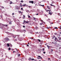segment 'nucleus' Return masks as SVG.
Listing matches in <instances>:
<instances>
[{"instance_id": "22", "label": "nucleus", "mask_w": 61, "mask_h": 61, "mask_svg": "<svg viewBox=\"0 0 61 61\" xmlns=\"http://www.w3.org/2000/svg\"><path fill=\"white\" fill-rule=\"evenodd\" d=\"M21 2H22V3H23V2H24V1H23V0H22L21 1Z\"/></svg>"}, {"instance_id": "4", "label": "nucleus", "mask_w": 61, "mask_h": 61, "mask_svg": "<svg viewBox=\"0 0 61 61\" xmlns=\"http://www.w3.org/2000/svg\"><path fill=\"white\" fill-rule=\"evenodd\" d=\"M38 57H40V58L41 59H42V57H41V56H38Z\"/></svg>"}, {"instance_id": "48", "label": "nucleus", "mask_w": 61, "mask_h": 61, "mask_svg": "<svg viewBox=\"0 0 61 61\" xmlns=\"http://www.w3.org/2000/svg\"><path fill=\"white\" fill-rule=\"evenodd\" d=\"M59 16H60V14H59Z\"/></svg>"}, {"instance_id": "54", "label": "nucleus", "mask_w": 61, "mask_h": 61, "mask_svg": "<svg viewBox=\"0 0 61 61\" xmlns=\"http://www.w3.org/2000/svg\"><path fill=\"white\" fill-rule=\"evenodd\" d=\"M36 33L37 34H38V33L37 32H36Z\"/></svg>"}, {"instance_id": "53", "label": "nucleus", "mask_w": 61, "mask_h": 61, "mask_svg": "<svg viewBox=\"0 0 61 61\" xmlns=\"http://www.w3.org/2000/svg\"><path fill=\"white\" fill-rule=\"evenodd\" d=\"M14 52H16L15 51H13V53H14Z\"/></svg>"}, {"instance_id": "36", "label": "nucleus", "mask_w": 61, "mask_h": 61, "mask_svg": "<svg viewBox=\"0 0 61 61\" xmlns=\"http://www.w3.org/2000/svg\"><path fill=\"white\" fill-rule=\"evenodd\" d=\"M42 24H43V23H40L41 25H42Z\"/></svg>"}, {"instance_id": "17", "label": "nucleus", "mask_w": 61, "mask_h": 61, "mask_svg": "<svg viewBox=\"0 0 61 61\" xmlns=\"http://www.w3.org/2000/svg\"><path fill=\"white\" fill-rule=\"evenodd\" d=\"M24 23H26V21L25 20H24Z\"/></svg>"}, {"instance_id": "57", "label": "nucleus", "mask_w": 61, "mask_h": 61, "mask_svg": "<svg viewBox=\"0 0 61 61\" xmlns=\"http://www.w3.org/2000/svg\"><path fill=\"white\" fill-rule=\"evenodd\" d=\"M44 9L45 10H46V9Z\"/></svg>"}, {"instance_id": "23", "label": "nucleus", "mask_w": 61, "mask_h": 61, "mask_svg": "<svg viewBox=\"0 0 61 61\" xmlns=\"http://www.w3.org/2000/svg\"><path fill=\"white\" fill-rule=\"evenodd\" d=\"M18 56H20V54H19V55H18Z\"/></svg>"}, {"instance_id": "24", "label": "nucleus", "mask_w": 61, "mask_h": 61, "mask_svg": "<svg viewBox=\"0 0 61 61\" xmlns=\"http://www.w3.org/2000/svg\"><path fill=\"white\" fill-rule=\"evenodd\" d=\"M51 52L52 53V52H53V49H51Z\"/></svg>"}, {"instance_id": "7", "label": "nucleus", "mask_w": 61, "mask_h": 61, "mask_svg": "<svg viewBox=\"0 0 61 61\" xmlns=\"http://www.w3.org/2000/svg\"><path fill=\"white\" fill-rule=\"evenodd\" d=\"M58 39L59 40H61V38H60V37H58Z\"/></svg>"}, {"instance_id": "1", "label": "nucleus", "mask_w": 61, "mask_h": 61, "mask_svg": "<svg viewBox=\"0 0 61 61\" xmlns=\"http://www.w3.org/2000/svg\"><path fill=\"white\" fill-rule=\"evenodd\" d=\"M58 39L56 37L54 39L55 41H56V42H57V41H58Z\"/></svg>"}, {"instance_id": "8", "label": "nucleus", "mask_w": 61, "mask_h": 61, "mask_svg": "<svg viewBox=\"0 0 61 61\" xmlns=\"http://www.w3.org/2000/svg\"><path fill=\"white\" fill-rule=\"evenodd\" d=\"M7 45L8 46V47H9V46H10V45H9V44H8V43L7 44Z\"/></svg>"}, {"instance_id": "51", "label": "nucleus", "mask_w": 61, "mask_h": 61, "mask_svg": "<svg viewBox=\"0 0 61 61\" xmlns=\"http://www.w3.org/2000/svg\"><path fill=\"white\" fill-rule=\"evenodd\" d=\"M61 47H60L59 48V49H61Z\"/></svg>"}, {"instance_id": "61", "label": "nucleus", "mask_w": 61, "mask_h": 61, "mask_svg": "<svg viewBox=\"0 0 61 61\" xmlns=\"http://www.w3.org/2000/svg\"><path fill=\"white\" fill-rule=\"evenodd\" d=\"M51 24H53V23L52 22V23H51Z\"/></svg>"}, {"instance_id": "46", "label": "nucleus", "mask_w": 61, "mask_h": 61, "mask_svg": "<svg viewBox=\"0 0 61 61\" xmlns=\"http://www.w3.org/2000/svg\"><path fill=\"white\" fill-rule=\"evenodd\" d=\"M5 25L6 26H8V25Z\"/></svg>"}, {"instance_id": "6", "label": "nucleus", "mask_w": 61, "mask_h": 61, "mask_svg": "<svg viewBox=\"0 0 61 61\" xmlns=\"http://www.w3.org/2000/svg\"><path fill=\"white\" fill-rule=\"evenodd\" d=\"M47 8H48V9H50V8L49 7V6H47Z\"/></svg>"}, {"instance_id": "3", "label": "nucleus", "mask_w": 61, "mask_h": 61, "mask_svg": "<svg viewBox=\"0 0 61 61\" xmlns=\"http://www.w3.org/2000/svg\"><path fill=\"white\" fill-rule=\"evenodd\" d=\"M8 39L7 38H6L4 39L5 40V41H7V40Z\"/></svg>"}, {"instance_id": "50", "label": "nucleus", "mask_w": 61, "mask_h": 61, "mask_svg": "<svg viewBox=\"0 0 61 61\" xmlns=\"http://www.w3.org/2000/svg\"><path fill=\"white\" fill-rule=\"evenodd\" d=\"M14 14H15L13 13H12V15H14Z\"/></svg>"}, {"instance_id": "44", "label": "nucleus", "mask_w": 61, "mask_h": 61, "mask_svg": "<svg viewBox=\"0 0 61 61\" xmlns=\"http://www.w3.org/2000/svg\"><path fill=\"white\" fill-rule=\"evenodd\" d=\"M46 11V12H47V10H45Z\"/></svg>"}, {"instance_id": "25", "label": "nucleus", "mask_w": 61, "mask_h": 61, "mask_svg": "<svg viewBox=\"0 0 61 61\" xmlns=\"http://www.w3.org/2000/svg\"><path fill=\"white\" fill-rule=\"evenodd\" d=\"M36 18H35L34 17L33 18V20H36Z\"/></svg>"}, {"instance_id": "18", "label": "nucleus", "mask_w": 61, "mask_h": 61, "mask_svg": "<svg viewBox=\"0 0 61 61\" xmlns=\"http://www.w3.org/2000/svg\"><path fill=\"white\" fill-rule=\"evenodd\" d=\"M38 40L39 41V42H40V41H41V40L39 39H38Z\"/></svg>"}, {"instance_id": "63", "label": "nucleus", "mask_w": 61, "mask_h": 61, "mask_svg": "<svg viewBox=\"0 0 61 61\" xmlns=\"http://www.w3.org/2000/svg\"><path fill=\"white\" fill-rule=\"evenodd\" d=\"M40 44H42V43H41H41H40Z\"/></svg>"}, {"instance_id": "62", "label": "nucleus", "mask_w": 61, "mask_h": 61, "mask_svg": "<svg viewBox=\"0 0 61 61\" xmlns=\"http://www.w3.org/2000/svg\"><path fill=\"white\" fill-rule=\"evenodd\" d=\"M60 34H61V32H60Z\"/></svg>"}, {"instance_id": "41", "label": "nucleus", "mask_w": 61, "mask_h": 61, "mask_svg": "<svg viewBox=\"0 0 61 61\" xmlns=\"http://www.w3.org/2000/svg\"><path fill=\"white\" fill-rule=\"evenodd\" d=\"M41 12H42V13H43L44 12L42 10H41Z\"/></svg>"}, {"instance_id": "10", "label": "nucleus", "mask_w": 61, "mask_h": 61, "mask_svg": "<svg viewBox=\"0 0 61 61\" xmlns=\"http://www.w3.org/2000/svg\"><path fill=\"white\" fill-rule=\"evenodd\" d=\"M31 58H29V59L28 60L30 61V60H31Z\"/></svg>"}, {"instance_id": "56", "label": "nucleus", "mask_w": 61, "mask_h": 61, "mask_svg": "<svg viewBox=\"0 0 61 61\" xmlns=\"http://www.w3.org/2000/svg\"><path fill=\"white\" fill-rule=\"evenodd\" d=\"M52 43H53V44H55V43H54L53 42H52Z\"/></svg>"}, {"instance_id": "21", "label": "nucleus", "mask_w": 61, "mask_h": 61, "mask_svg": "<svg viewBox=\"0 0 61 61\" xmlns=\"http://www.w3.org/2000/svg\"><path fill=\"white\" fill-rule=\"evenodd\" d=\"M29 23V21H26V23Z\"/></svg>"}, {"instance_id": "35", "label": "nucleus", "mask_w": 61, "mask_h": 61, "mask_svg": "<svg viewBox=\"0 0 61 61\" xmlns=\"http://www.w3.org/2000/svg\"><path fill=\"white\" fill-rule=\"evenodd\" d=\"M28 18H30V16H28Z\"/></svg>"}, {"instance_id": "47", "label": "nucleus", "mask_w": 61, "mask_h": 61, "mask_svg": "<svg viewBox=\"0 0 61 61\" xmlns=\"http://www.w3.org/2000/svg\"><path fill=\"white\" fill-rule=\"evenodd\" d=\"M27 46H29V45H28V44H27Z\"/></svg>"}, {"instance_id": "31", "label": "nucleus", "mask_w": 61, "mask_h": 61, "mask_svg": "<svg viewBox=\"0 0 61 61\" xmlns=\"http://www.w3.org/2000/svg\"><path fill=\"white\" fill-rule=\"evenodd\" d=\"M9 24H10V25H11V22H10Z\"/></svg>"}, {"instance_id": "64", "label": "nucleus", "mask_w": 61, "mask_h": 61, "mask_svg": "<svg viewBox=\"0 0 61 61\" xmlns=\"http://www.w3.org/2000/svg\"><path fill=\"white\" fill-rule=\"evenodd\" d=\"M41 6H42V5H41Z\"/></svg>"}, {"instance_id": "39", "label": "nucleus", "mask_w": 61, "mask_h": 61, "mask_svg": "<svg viewBox=\"0 0 61 61\" xmlns=\"http://www.w3.org/2000/svg\"><path fill=\"white\" fill-rule=\"evenodd\" d=\"M43 53H44V54H45V53H46V52H43Z\"/></svg>"}, {"instance_id": "49", "label": "nucleus", "mask_w": 61, "mask_h": 61, "mask_svg": "<svg viewBox=\"0 0 61 61\" xmlns=\"http://www.w3.org/2000/svg\"><path fill=\"white\" fill-rule=\"evenodd\" d=\"M46 28H47V29H49V27H47Z\"/></svg>"}, {"instance_id": "28", "label": "nucleus", "mask_w": 61, "mask_h": 61, "mask_svg": "<svg viewBox=\"0 0 61 61\" xmlns=\"http://www.w3.org/2000/svg\"><path fill=\"white\" fill-rule=\"evenodd\" d=\"M2 16H3V15H0V17L1 18H2V17H3Z\"/></svg>"}, {"instance_id": "60", "label": "nucleus", "mask_w": 61, "mask_h": 61, "mask_svg": "<svg viewBox=\"0 0 61 61\" xmlns=\"http://www.w3.org/2000/svg\"><path fill=\"white\" fill-rule=\"evenodd\" d=\"M50 58H48V59H50Z\"/></svg>"}, {"instance_id": "38", "label": "nucleus", "mask_w": 61, "mask_h": 61, "mask_svg": "<svg viewBox=\"0 0 61 61\" xmlns=\"http://www.w3.org/2000/svg\"><path fill=\"white\" fill-rule=\"evenodd\" d=\"M21 10H23V8H21Z\"/></svg>"}, {"instance_id": "52", "label": "nucleus", "mask_w": 61, "mask_h": 61, "mask_svg": "<svg viewBox=\"0 0 61 61\" xmlns=\"http://www.w3.org/2000/svg\"><path fill=\"white\" fill-rule=\"evenodd\" d=\"M42 6H43V7H44V5H42Z\"/></svg>"}, {"instance_id": "19", "label": "nucleus", "mask_w": 61, "mask_h": 61, "mask_svg": "<svg viewBox=\"0 0 61 61\" xmlns=\"http://www.w3.org/2000/svg\"><path fill=\"white\" fill-rule=\"evenodd\" d=\"M54 37H56L55 36H54L53 37L52 39H54Z\"/></svg>"}, {"instance_id": "27", "label": "nucleus", "mask_w": 61, "mask_h": 61, "mask_svg": "<svg viewBox=\"0 0 61 61\" xmlns=\"http://www.w3.org/2000/svg\"><path fill=\"white\" fill-rule=\"evenodd\" d=\"M58 41V42H61V41H60L58 40V41Z\"/></svg>"}, {"instance_id": "12", "label": "nucleus", "mask_w": 61, "mask_h": 61, "mask_svg": "<svg viewBox=\"0 0 61 61\" xmlns=\"http://www.w3.org/2000/svg\"><path fill=\"white\" fill-rule=\"evenodd\" d=\"M50 5L51 6H54V7L55 6L54 5H52V4H51Z\"/></svg>"}, {"instance_id": "43", "label": "nucleus", "mask_w": 61, "mask_h": 61, "mask_svg": "<svg viewBox=\"0 0 61 61\" xmlns=\"http://www.w3.org/2000/svg\"><path fill=\"white\" fill-rule=\"evenodd\" d=\"M28 7L29 8H30V6H28Z\"/></svg>"}, {"instance_id": "45", "label": "nucleus", "mask_w": 61, "mask_h": 61, "mask_svg": "<svg viewBox=\"0 0 61 61\" xmlns=\"http://www.w3.org/2000/svg\"><path fill=\"white\" fill-rule=\"evenodd\" d=\"M38 15V13H37V14H36V15Z\"/></svg>"}, {"instance_id": "14", "label": "nucleus", "mask_w": 61, "mask_h": 61, "mask_svg": "<svg viewBox=\"0 0 61 61\" xmlns=\"http://www.w3.org/2000/svg\"><path fill=\"white\" fill-rule=\"evenodd\" d=\"M47 10V12H48V11H49L50 12V11H51V10Z\"/></svg>"}, {"instance_id": "59", "label": "nucleus", "mask_w": 61, "mask_h": 61, "mask_svg": "<svg viewBox=\"0 0 61 61\" xmlns=\"http://www.w3.org/2000/svg\"><path fill=\"white\" fill-rule=\"evenodd\" d=\"M37 58V59H39L40 58Z\"/></svg>"}, {"instance_id": "15", "label": "nucleus", "mask_w": 61, "mask_h": 61, "mask_svg": "<svg viewBox=\"0 0 61 61\" xmlns=\"http://www.w3.org/2000/svg\"><path fill=\"white\" fill-rule=\"evenodd\" d=\"M11 50V48L9 47V50Z\"/></svg>"}, {"instance_id": "16", "label": "nucleus", "mask_w": 61, "mask_h": 61, "mask_svg": "<svg viewBox=\"0 0 61 61\" xmlns=\"http://www.w3.org/2000/svg\"><path fill=\"white\" fill-rule=\"evenodd\" d=\"M54 28V29H58V28L57 27H55Z\"/></svg>"}, {"instance_id": "30", "label": "nucleus", "mask_w": 61, "mask_h": 61, "mask_svg": "<svg viewBox=\"0 0 61 61\" xmlns=\"http://www.w3.org/2000/svg\"><path fill=\"white\" fill-rule=\"evenodd\" d=\"M45 15V16H46V17L47 16V15L46 14Z\"/></svg>"}, {"instance_id": "42", "label": "nucleus", "mask_w": 61, "mask_h": 61, "mask_svg": "<svg viewBox=\"0 0 61 61\" xmlns=\"http://www.w3.org/2000/svg\"><path fill=\"white\" fill-rule=\"evenodd\" d=\"M23 27H24V28H25V26H23Z\"/></svg>"}, {"instance_id": "55", "label": "nucleus", "mask_w": 61, "mask_h": 61, "mask_svg": "<svg viewBox=\"0 0 61 61\" xmlns=\"http://www.w3.org/2000/svg\"><path fill=\"white\" fill-rule=\"evenodd\" d=\"M20 6H21V7H22V5H20Z\"/></svg>"}, {"instance_id": "33", "label": "nucleus", "mask_w": 61, "mask_h": 61, "mask_svg": "<svg viewBox=\"0 0 61 61\" xmlns=\"http://www.w3.org/2000/svg\"><path fill=\"white\" fill-rule=\"evenodd\" d=\"M49 28H50V29H51V27H49Z\"/></svg>"}, {"instance_id": "32", "label": "nucleus", "mask_w": 61, "mask_h": 61, "mask_svg": "<svg viewBox=\"0 0 61 61\" xmlns=\"http://www.w3.org/2000/svg\"><path fill=\"white\" fill-rule=\"evenodd\" d=\"M2 8H3V9H4V7H2Z\"/></svg>"}, {"instance_id": "40", "label": "nucleus", "mask_w": 61, "mask_h": 61, "mask_svg": "<svg viewBox=\"0 0 61 61\" xmlns=\"http://www.w3.org/2000/svg\"><path fill=\"white\" fill-rule=\"evenodd\" d=\"M23 17H24L25 18V15H23Z\"/></svg>"}, {"instance_id": "11", "label": "nucleus", "mask_w": 61, "mask_h": 61, "mask_svg": "<svg viewBox=\"0 0 61 61\" xmlns=\"http://www.w3.org/2000/svg\"><path fill=\"white\" fill-rule=\"evenodd\" d=\"M31 60H32V61H33L34 60L36 61V60H34V59L33 58V59H31Z\"/></svg>"}, {"instance_id": "29", "label": "nucleus", "mask_w": 61, "mask_h": 61, "mask_svg": "<svg viewBox=\"0 0 61 61\" xmlns=\"http://www.w3.org/2000/svg\"><path fill=\"white\" fill-rule=\"evenodd\" d=\"M55 35H57V33H55Z\"/></svg>"}, {"instance_id": "26", "label": "nucleus", "mask_w": 61, "mask_h": 61, "mask_svg": "<svg viewBox=\"0 0 61 61\" xmlns=\"http://www.w3.org/2000/svg\"><path fill=\"white\" fill-rule=\"evenodd\" d=\"M42 50V51H44V50H45V49H44V48H43Z\"/></svg>"}, {"instance_id": "5", "label": "nucleus", "mask_w": 61, "mask_h": 61, "mask_svg": "<svg viewBox=\"0 0 61 61\" xmlns=\"http://www.w3.org/2000/svg\"><path fill=\"white\" fill-rule=\"evenodd\" d=\"M49 14H50V15H52V13H51V12H50L49 13Z\"/></svg>"}, {"instance_id": "34", "label": "nucleus", "mask_w": 61, "mask_h": 61, "mask_svg": "<svg viewBox=\"0 0 61 61\" xmlns=\"http://www.w3.org/2000/svg\"><path fill=\"white\" fill-rule=\"evenodd\" d=\"M30 38V39H33V38Z\"/></svg>"}, {"instance_id": "58", "label": "nucleus", "mask_w": 61, "mask_h": 61, "mask_svg": "<svg viewBox=\"0 0 61 61\" xmlns=\"http://www.w3.org/2000/svg\"><path fill=\"white\" fill-rule=\"evenodd\" d=\"M19 12L20 13H21V12L20 11Z\"/></svg>"}, {"instance_id": "37", "label": "nucleus", "mask_w": 61, "mask_h": 61, "mask_svg": "<svg viewBox=\"0 0 61 61\" xmlns=\"http://www.w3.org/2000/svg\"><path fill=\"white\" fill-rule=\"evenodd\" d=\"M26 5H25V4L23 5V6H25Z\"/></svg>"}, {"instance_id": "9", "label": "nucleus", "mask_w": 61, "mask_h": 61, "mask_svg": "<svg viewBox=\"0 0 61 61\" xmlns=\"http://www.w3.org/2000/svg\"><path fill=\"white\" fill-rule=\"evenodd\" d=\"M10 4H13V2H12V1H10Z\"/></svg>"}, {"instance_id": "2", "label": "nucleus", "mask_w": 61, "mask_h": 61, "mask_svg": "<svg viewBox=\"0 0 61 61\" xmlns=\"http://www.w3.org/2000/svg\"><path fill=\"white\" fill-rule=\"evenodd\" d=\"M29 3H31V4H34V1H29Z\"/></svg>"}, {"instance_id": "13", "label": "nucleus", "mask_w": 61, "mask_h": 61, "mask_svg": "<svg viewBox=\"0 0 61 61\" xmlns=\"http://www.w3.org/2000/svg\"><path fill=\"white\" fill-rule=\"evenodd\" d=\"M47 47H48V48H49V47H50V46H48V45H47Z\"/></svg>"}, {"instance_id": "20", "label": "nucleus", "mask_w": 61, "mask_h": 61, "mask_svg": "<svg viewBox=\"0 0 61 61\" xmlns=\"http://www.w3.org/2000/svg\"><path fill=\"white\" fill-rule=\"evenodd\" d=\"M36 29H38V27H36Z\"/></svg>"}]
</instances>
